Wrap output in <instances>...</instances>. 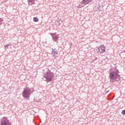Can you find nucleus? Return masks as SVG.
<instances>
[{
    "instance_id": "nucleus-1",
    "label": "nucleus",
    "mask_w": 125,
    "mask_h": 125,
    "mask_svg": "<svg viewBox=\"0 0 125 125\" xmlns=\"http://www.w3.org/2000/svg\"><path fill=\"white\" fill-rule=\"evenodd\" d=\"M119 77H120L119 70L114 68L110 70L109 76L110 83H115V80H117Z\"/></svg>"
},
{
    "instance_id": "nucleus-2",
    "label": "nucleus",
    "mask_w": 125,
    "mask_h": 125,
    "mask_svg": "<svg viewBox=\"0 0 125 125\" xmlns=\"http://www.w3.org/2000/svg\"><path fill=\"white\" fill-rule=\"evenodd\" d=\"M47 71L43 77L45 78V81L47 82V83H49V82H51L52 81L54 76L53 75V73L51 72L49 69H47Z\"/></svg>"
},
{
    "instance_id": "nucleus-3",
    "label": "nucleus",
    "mask_w": 125,
    "mask_h": 125,
    "mask_svg": "<svg viewBox=\"0 0 125 125\" xmlns=\"http://www.w3.org/2000/svg\"><path fill=\"white\" fill-rule=\"evenodd\" d=\"M34 91V89H30L29 87H26L24 88L22 92V96L24 98H29L31 95V92Z\"/></svg>"
},
{
    "instance_id": "nucleus-4",
    "label": "nucleus",
    "mask_w": 125,
    "mask_h": 125,
    "mask_svg": "<svg viewBox=\"0 0 125 125\" xmlns=\"http://www.w3.org/2000/svg\"><path fill=\"white\" fill-rule=\"evenodd\" d=\"M0 125H10V122L7 117H4L0 121Z\"/></svg>"
},
{
    "instance_id": "nucleus-5",
    "label": "nucleus",
    "mask_w": 125,
    "mask_h": 125,
    "mask_svg": "<svg viewBox=\"0 0 125 125\" xmlns=\"http://www.w3.org/2000/svg\"><path fill=\"white\" fill-rule=\"evenodd\" d=\"M106 49V47L104 45H101L97 49V51L98 53H104L105 52V50Z\"/></svg>"
},
{
    "instance_id": "nucleus-6",
    "label": "nucleus",
    "mask_w": 125,
    "mask_h": 125,
    "mask_svg": "<svg viewBox=\"0 0 125 125\" xmlns=\"http://www.w3.org/2000/svg\"><path fill=\"white\" fill-rule=\"evenodd\" d=\"M50 35L52 36L53 42H58L57 41L59 40V35H56V33H51Z\"/></svg>"
},
{
    "instance_id": "nucleus-7",
    "label": "nucleus",
    "mask_w": 125,
    "mask_h": 125,
    "mask_svg": "<svg viewBox=\"0 0 125 125\" xmlns=\"http://www.w3.org/2000/svg\"><path fill=\"white\" fill-rule=\"evenodd\" d=\"M90 2H91L90 0H83L81 1V3L82 4H84L85 5H86V4H88V3H90Z\"/></svg>"
},
{
    "instance_id": "nucleus-8",
    "label": "nucleus",
    "mask_w": 125,
    "mask_h": 125,
    "mask_svg": "<svg viewBox=\"0 0 125 125\" xmlns=\"http://www.w3.org/2000/svg\"><path fill=\"white\" fill-rule=\"evenodd\" d=\"M58 54L57 52V50L56 49H53L52 51V55L56 56V55Z\"/></svg>"
},
{
    "instance_id": "nucleus-9",
    "label": "nucleus",
    "mask_w": 125,
    "mask_h": 125,
    "mask_svg": "<svg viewBox=\"0 0 125 125\" xmlns=\"http://www.w3.org/2000/svg\"><path fill=\"white\" fill-rule=\"evenodd\" d=\"M34 0H28L27 2L28 3V5H32L33 2H34Z\"/></svg>"
},
{
    "instance_id": "nucleus-10",
    "label": "nucleus",
    "mask_w": 125,
    "mask_h": 125,
    "mask_svg": "<svg viewBox=\"0 0 125 125\" xmlns=\"http://www.w3.org/2000/svg\"><path fill=\"white\" fill-rule=\"evenodd\" d=\"M33 21L34 22H38L39 21V19H38L37 17L33 18Z\"/></svg>"
},
{
    "instance_id": "nucleus-11",
    "label": "nucleus",
    "mask_w": 125,
    "mask_h": 125,
    "mask_svg": "<svg viewBox=\"0 0 125 125\" xmlns=\"http://www.w3.org/2000/svg\"><path fill=\"white\" fill-rule=\"evenodd\" d=\"M8 46H10V43H9L4 45V47H8Z\"/></svg>"
},
{
    "instance_id": "nucleus-12",
    "label": "nucleus",
    "mask_w": 125,
    "mask_h": 125,
    "mask_svg": "<svg viewBox=\"0 0 125 125\" xmlns=\"http://www.w3.org/2000/svg\"><path fill=\"white\" fill-rule=\"evenodd\" d=\"M2 22H3V19H0V25H1V24H2Z\"/></svg>"
},
{
    "instance_id": "nucleus-13",
    "label": "nucleus",
    "mask_w": 125,
    "mask_h": 125,
    "mask_svg": "<svg viewBox=\"0 0 125 125\" xmlns=\"http://www.w3.org/2000/svg\"><path fill=\"white\" fill-rule=\"evenodd\" d=\"M122 115H125V110H122Z\"/></svg>"
},
{
    "instance_id": "nucleus-14",
    "label": "nucleus",
    "mask_w": 125,
    "mask_h": 125,
    "mask_svg": "<svg viewBox=\"0 0 125 125\" xmlns=\"http://www.w3.org/2000/svg\"><path fill=\"white\" fill-rule=\"evenodd\" d=\"M108 92H109V90L105 92V94H106V93H108Z\"/></svg>"
},
{
    "instance_id": "nucleus-15",
    "label": "nucleus",
    "mask_w": 125,
    "mask_h": 125,
    "mask_svg": "<svg viewBox=\"0 0 125 125\" xmlns=\"http://www.w3.org/2000/svg\"><path fill=\"white\" fill-rule=\"evenodd\" d=\"M92 0H90V1H91H91H92Z\"/></svg>"
}]
</instances>
